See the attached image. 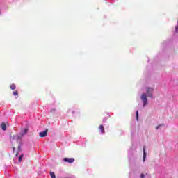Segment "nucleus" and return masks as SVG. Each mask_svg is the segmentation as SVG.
I'll return each instance as SVG.
<instances>
[{"instance_id":"nucleus-1","label":"nucleus","mask_w":178,"mask_h":178,"mask_svg":"<svg viewBox=\"0 0 178 178\" xmlns=\"http://www.w3.org/2000/svg\"><path fill=\"white\" fill-rule=\"evenodd\" d=\"M140 99L143 102V106H145L148 104V99H147V95L145 93L142 94Z\"/></svg>"},{"instance_id":"nucleus-2","label":"nucleus","mask_w":178,"mask_h":178,"mask_svg":"<svg viewBox=\"0 0 178 178\" xmlns=\"http://www.w3.org/2000/svg\"><path fill=\"white\" fill-rule=\"evenodd\" d=\"M11 140L12 141H16V143H22V137L19 136L18 135H13L11 137Z\"/></svg>"},{"instance_id":"nucleus-3","label":"nucleus","mask_w":178,"mask_h":178,"mask_svg":"<svg viewBox=\"0 0 178 178\" xmlns=\"http://www.w3.org/2000/svg\"><path fill=\"white\" fill-rule=\"evenodd\" d=\"M146 92L147 94V97L152 98V92H154V88H147Z\"/></svg>"},{"instance_id":"nucleus-4","label":"nucleus","mask_w":178,"mask_h":178,"mask_svg":"<svg viewBox=\"0 0 178 178\" xmlns=\"http://www.w3.org/2000/svg\"><path fill=\"white\" fill-rule=\"evenodd\" d=\"M63 161L64 162H67V163H73V162H74L75 159H74V158L65 157V158H63Z\"/></svg>"},{"instance_id":"nucleus-5","label":"nucleus","mask_w":178,"mask_h":178,"mask_svg":"<svg viewBox=\"0 0 178 178\" xmlns=\"http://www.w3.org/2000/svg\"><path fill=\"white\" fill-rule=\"evenodd\" d=\"M48 134V129H46L44 131H42L39 133L40 137H47V135Z\"/></svg>"},{"instance_id":"nucleus-6","label":"nucleus","mask_w":178,"mask_h":178,"mask_svg":"<svg viewBox=\"0 0 178 178\" xmlns=\"http://www.w3.org/2000/svg\"><path fill=\"white\" fill-rule=\"evenodd\" d=\"M145 146L143 147V162H145V159L147 158V153H145Z\"/></svg>"},{"instance_id":"nucleus-7","label":"nucleus","mask_w":178,"mask_h":178,"mask_svg":"<svg viewBox=\"0 0 178 178\" xmlns=\"http://www.w3.org/2000/svg\"><path fill=\"white\" fill-rule=\"evenodd\" d=\"M99 130H100L102 134H104V133H105V129L104 128V125H100L99 127Z\"/></svg>"},{"instance_id":"nucleus-8","label":"nucleus","mask_w":178,"mask_h":178,"mask_svg":"<svg viewBox=\"0 0 178 178\" xmlns=\"http://www.w3.org/2000/svg\"><path fill=\"white\" fill-rule=\"evenodd\" d=\"M1 128L5 131V130H6V124H5V122L1 123Z\"/></svg>"},{"instance_id":"nucleus-9","label":"nucleus","mask_w":178,"mask_h":178,"mask_svg":"<svg viewBox=\"0 0 178 178\" xmlns=\"http://www.w3.org/2000/svg\"><path fill=\"white\" fill-rule=\"evenodd\" d=\"M50 176L51 178H56L54 172H50Z\"/></svg>"},{"instance_id":"nucleus-10","label":"nucleus","mask_w":178,"mask_h":178,"mask_svg":"<svg viewBox=\"0 0 178 178\" xmlns=\"http://www.w3.org/2000/svg\"><path fill=\"white\" fill-rule=\"evenodd\" d=\"M13 154H15V156H17V155H19V152H15V147L13 148Z\"/></svg>"},{"instance_id":"nucleus-11","label":"nucleus","mask_w":178,"mask_h":178,"mask_svg":"<svg viewBox=\"0 0 178 178\" xmlns=\"http://www.w3.org/2000/svg\"><path fill=\"white\" fill-rule=\"evenodd\" d=\"M10 88H11L12 90H16V85L12 84V85L10 86Z\"/></svg>"},{"instance_id":"nucleus-12","label":"nucleus","mask_w":178,"mask_h":178,"mask_svg":"<svg viewBox=\"0 0 178 178\" xmlns=\"http://www.w3.org/2000/svg\"><path fill=\"white\" fill-rule=\"evenodd\" d=\"M13 95H15V97L19 95V92H17V90H15L13 92Z\"/></svg>"},{"instance_id":"nucleus-13","label":"nucleus","mask_w":178,"mask_h":178,"mask_svg":"<svg viewBox=\"0 0 178 178\" xmlns=\"http://www.w3.org/2000/svg\"><path fill=\"white\" fill-rule=\"evenodd\" d=\"M22 159H23V154H22L21 156H19V159H18V162H22Z\"/></svg>"},{"instance_id":"nucleus-14","label":"nucleus","mask_w":178,"mask_h":178,"mask_svg":"<svg viewBox=\"0 0 178 178\" xmlns=\"http://www.w3.org/2000/svg\"><path fill=\"white\" fill-rule=\"evenodd\" d=\"M177 24H178V20H177ZM175 33H178V25L175 27Z\"/></svg>"},{"instance_id":"nucleus-15","label":"nucleus","mask_w":178,"mask_h":178,"mask_svg":"<svg viewBox=\"0 0 178 178\" xmlns=\"http://www.w3.org/2000/svg\"><path fill=\"white\" fill-rule=\"evenodd\" d=\"M22 146L20 145V144H19L18 145V151H22Z\"/></svg>"},{"instance_id":"nucleus-16","label":"nucleus","mask_w":178,"mask_h":178,"mask_svg":"<svg viewBox=\"0 0 178 178\" xmlns=\"http://www.w3.org/2000/svg\"><path fill=\"white\" fill-rule=\"evenodd\" d=\"M136 120H138V111H136Z\"/></svg>"},{"instance_id":"nucleus-17","label":"nucleus","mask_w":178,"mask_h":178,"mask_svg":"<svg viewBox=\"0 0 178 178\" xmlns=\"http://www.w3.org/2000/svg\"><path fill=\"white\" fill-rule=\"evenodd\" d=\"M29 131V129H24V134H26V133H27Z\"/></svg>"},{"instance_id":"nucleus-18","label":"nucleus","mask_w":178,"mask_h":178,"mask_svg":"<svg viewBox=\"0 0 178 178\" xmlns=\"http://www.w3.org/2000/svg\"><path fill=\"white\" fill-rule=\"evenodd\" d=\"M145 175L142 173V174L140 175V178H145Z\"/></svg>"},{"instance_id":"nucleus-19","label":"nucleus","mask_w":178,"mask_h":178,"mask_svg":"<svg viewBox=\"0 0 178 178\" xmlns=\"http://www.w3.org/2000/svg\"><path fill=\"white\" fill-rule=\"evenodd\" d=\"M161 125H159L157 127H156V130H158V129H159V127H161Z\"/></svg>"}]
</instances>
